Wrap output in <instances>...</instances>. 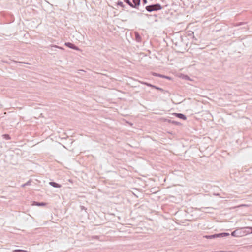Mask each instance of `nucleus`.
Masks as SVG:
<instances>
[{
	"instance_id": "f257e3e1",
	"label": "nucleus",
	"mask_w": 252,
	"mask_h": 252,
	"mask_svg": "<svg viewBox=\"0 0 252 252\" xmlns=\"http://www.w3.org/2000/svg\"><path fill=\"white\" fill-rule=\"evenodd\" d=\"M173 43L175 47L178 50V52H182V50L185 49V46L186 44L184 42L183 37L180 35L175 37L174 39L172 40Z\"/></svg>"
},
{
	"instance_id": "f03ea898",
	"label": "nucleus",
	"mask_w": 252,
	"mask_h": 252,
	"mask_svg": "<svg viewBox=\"0 0 252 252\" xmlns=\"http://www.w3.org/2000/svg\"><path fill=\"white\" fill-rule=\"evenodd\" d=\"M166 6H167V5L161 6L159 3H157L146 6L145 7V9L149 12H152L160 10L164 7Z\"/></svg>"
},
{
	"instance_id": "7ed1b4c3",
	"label": "nucleus",
	"mask_w": 252,
	"mask_h": 252,
	"mask_svg": "<svg viewBox=\"0 0 252 252\" xmlns=\"http://www.w3.org/2000/svg\"><path fill=\"white\" fill-rule=\"evenodd\" d=\"M244 228H239L231 232V236L235 237H240L247 235L249 233V231L244 230Z\"/></svg>"
},
{
	"instance_id": "20e7f679",
	"label": "nucleus",
	"mask_w": 252,
	"mask_h": 252,
	"mask_svg": "<svg viewBox=\"0 0 252 252\" xmlns=\"http://www.w3.org/2000/svg\"><path fill=\"white\" fill-rule=\"evenodd\" d=\"M124 2L127 4L130 7L138 9L140 4L141 0H123Z\"/></svg>"
},
{
	"instance_id": "39448f33",
	"label": "nucleus",
	"mask_w": 252,
	"mask_h": 252,
	"mask_svg": "<svg viewBox=\"0 0 252 252\" xmlns=\"http://www.w3.org/2000/svg\"><path fill=\"white\" fill-rule=\"evenodd\" d=\"M64 45H65V46H66V47H67L70 49H74L76 51L80 50V49L79 48V47L78 46H77L76 45H75L74 44H73L72 43H71L69 42H65Z\"/></svg>"
},
{
	"instance_id": "423d86ee",
	"label": "nucleus",
	"mask_w": 252,
	"mask_h": 252,
	"mask_svg": "<svg viewBox=\"0 0 252 252\" xmlns=\"http://www.w3.org/2000/svg\"><path fill=\"white\" fill-rule=\"evenodd\" d=\"M173 115L175 117L184 120H186L187 119V116L182 113H174Z\"/></svg>"
},
{
	"instance_id": "0eeeda50",
	"label": "nucleus",
	"mask_w": 252,
	"mask_h": 252,
	"mask_svg": "<svg viewBox=\"0 0 252 252\" xmlns=\"http://www.w3.org/2000/svg\"><path fill=\"white\" fill-rule=\"evenodd\" d=\"M134 39L137 42H141L142 41V37L140 34L137 32H134Z\"/></svg>"
},
{
	"instance_id": "6e6552de",
	"label": "nucleus",
	"mask_w": 252,
	"mask_h": 252,
	"mask_svg": "<svg viewBox=\"0 0 252 252\" xmlns=\"http://www.w3.org/2000/svg\"><path fill=\"white\" fill-rule=\"evenodd\" d=\"M32 205L42 207L45 206L47 205V203L43 202L33 201Z\"/></svg>"
},
{
	"instance_id": "1a4fd4ad",
	"label": "nucleus",
	"mask_w": 252,
	"mask_h": 252,
	"mask_svg": "<svg viewBox=\"0 0 252 252\" xmlns=\"http://www.w3.org/2000/svg\"><path fill=\"white\" fill-rule=\"evenodd\" d=\"M204 237L206 238V239H215L216 238H219V233H217V234H212V235H205L204 236Z\"/></svg>"
},
{
	"instance_id": "9d476101",
	"label": "nucleus",
	"mask_w": 252,
	"mask_h": 252,
	"mask_svg": "<svg viewBox=\"0 0 252 252\" xmlns=\"http://www.w3.org/2000/svg\"><path fill=\"white\" fill-rule=\"evenodd\" d=\"M49 184L51 186L56 188H60L62 187V185L54 181H51L49 183Z\"/></svg>"
},
{
	"instance_id": "9b49d317",
	"label": "nucleus",
	"mask_w": 252,
	"mask_h": 252,
	"mask_svg": "<svg viewBox=\"0 0 252 252\" xmlns=\"http://www.w3.org/2000/svg\"><path fill=\"white\" fill-rule=\"evenodd\" d=\"M116 5L121 7L124 10H126L127 9V7L123 4V2L120 1H118L116 3Z\"/></svg>"
},
{
	"instance_id": "f8f14e48",
	"label": "nucleus",
	"mask_w": 252,
	"mask_h": 252,
	"mask_svg": "<svg viewBox=\"0 0 252 252\" xmlns=\"http://www.w3.org/2000/svg\"><path fill=\"white\" fill-rule=\"evenodd\" d=\"M153 88L160 91L163 94H165L167 92L166 91L164 90L162 88H160V87H158V86H155V85L154 86Z\"/></svg>"
},
{
	"instance_id": "ddd939ff",
	"label": "nucleus",
	"mask_w": 252,
	"mask_h": 252,
	"mask_svg": "<svg viewBox=\"0 0 252 252\" xmlns=\"http://www.w3.org/2000/svg\"><path fill=\"white\" fill-rule=\"evenodd\" d=\"M229 233L227 232H222L219 233V237H223L225 236H229Z\"/></svg>"
},
{
	"instance_id": "4468645a",
	"label": "nucleus",
	"mask_w": 252,
	"mask_h": 252,
	"mask_svg": "<svg viewBox=\"0 0 252 252\" xmlns=\"http://www.w3.org/2000/svg\"><path fill=\"white\" fill-rule=\"evenodd\" d=\"M141 84H144L145 85H146L147 86H148V87H151L152 88H153V87H154V85L153 84H151L149 83H148V82H141Z\"/></svg>"
},
{
	"instance_id": "2eb2a0df",
	"label": "nucleus",
	"mask_w": 252,
	"mask_h": 252,
	"mask_svg": "<svg viewBox=\"0 0 252 252\" xmlns=\"http://www.w3.org/2000/svg\"><path fill=\"white\" fill-rule=\"evenodd\" d=\"M153 75L154 76L159 77L160 78H164V75L158 74V73H155L154 72V73H153Z\"/></svg>"
},
{
	"instance_id": "dca6fc26",
	"label": "nucleus",
	"mask_w": 252,
	"mask_h": 252,
	"mask_svg": "<svg viewBox=\"0 0 252 252\" xmlns=\"http://www.w3.org/2000/svg\"><path fill=\"white\" fill-rule=\"evenodd\" d=\"M172 124H174L175 125L179 126H181L182 125V123H180L179 122H178V121H174V120L172 121Z\"/></svg>"
},
{
	"instance_id": "f3484780",
	"label": "nucleus",
	"mask_w": 252,
	"mask_h": 252,
	"mask_svg": "<svg viewBox=\"0 0 252 252\" xmlns=\"http://www.w3.org/2000/svg\"><path fill=\"white\" fill-rule=\"evenodd\" d=\"M3 138L5 139L6 140H10L11 139L10 136L8 134H5L3 135Z\"/></svg>"
},
{
	"instance_id": "a211bd4d",
	"label": "nucleus",
	"mask_w": 252,
	"mask_h": 252,
	"mask_svg": "<svg viewBox=\"0 0 252 252\" xmlns=\"http://www.w3.org/2000/svg\"><path fill=\"white\" fill-rule=\"evenodd\" d=\"M12 252H27V251L24 250L16 249L12 251Z\"/></svg>"
},
{
	"instance_id": "6ab92c4d",
	"label": "nucleus",
	"mask_w": 252,
	"mask_h": 252,
	"mask_svg": "<svg viewBox=\"0 0 252 252\" xmlns=\"http://www.w3.org/2000/svg\"><path fill=\"white\" fill-rule=\"evenodd\" d=\"M32 182V180L30 179L26 183H25V185L30 186V185H31Z\"/></svg>"
},
{
	"instance_id": "aec40b11",
	"label": "nucleus",
	"mask_w": 252,
	"mask_h": 252,
	"mask_svg": "<svg viewBox=\"0 0 252 252\" xmlns=\"http://www.w3.org/2000/svg\"><path fill=\"white\" fill-rule=\"evenodd\" d=\"M245 228L246 229H249L251 230L250 232L249 231V233H252V227H245Z\"/></svg>"
},
{
	"instance_id": "412c9836",
	"label": "nucleus",
	"mask_w": 252,
	"mask_h": 252,
	"mask_svg": "<svg viewBox=\"0 0 252 252\" xmlns=\"http://www.w3.org/2000/svg\"><path fill=\"white\" fill-rule=\"evenodd\" d=\"M173 120H172L171 119H165V122H168V123H171L172 124V122Z\"/></svg>"
},
{
	"instance_id": "4be33fe9",
	"label": "nucleus",
	"mask_w": 252,
	"mask_h": 252,
	"mask_svg": "<svg viewBox=\"0 0 252 252\" xmlns=\"http://www.w3.org/2000/svg\"><path fill=\"white\" fill-rule=\"evenodd\" d=\"M163 78H166V79H169V80L171 79V77H170L167 76H165V75H164V77Z\"/></svg>"
},
{
	"instance_id": "5701e85b",
	"label": "nucleus",
	"mask_w": 252,
	"mask_h": 252,
	"mask_svg": "<svg viewBox=\"0 0 252 252\" xmlns=\"http://www.w3.org/2000/svg\"><path fill=\"white\" fill-rule=\"evenodd\" d=\"M147 2V0H143V4H146Z\"/></svg>"
},
{
	"instance_id": "b1692460",
	"label": "nucleus",
	"mask_w": 252,
	"mask_h": 252,
	"mask_svg": "<svg viewBox=\"0 0 252 252\" xmlns=\"http://www.w3.org/2000/svg\"><path fill=\"white\" fill-rule=\"evenodd\" d=\"M194 34V32H191V33H189V36H191L192 35H193Z\"/></svg>"
},
{
	"instance_id": "393cba45",
	"label": "nucleus",
	"mask_w": 252,
	"mask_h": 252,
	"mask_svg": "<svg viewBox=\"0 0 252 252\" xmlns=\"http://www.w3.org/2000/svg\"><path fill=\"white\" fill-rule=\"evenodd\" d=\"M53 47H55V48H61L60 47H59L57 45H53Z\"/></svg>"
},
{
	"instance_id": "a878e982",
	"label": "nucleus",
	"mask_w": 252,
	"mask_h": 252,
	"mask_svg": "<svg viewBox=\"0 0 252 252\" xmlns=\"http://www.w3.org/2000/svg\"><path fill=\"white\" fill-rule=\"evenodd\" d=\"M27 186L26 185H25V184H23L21 185V187L24 188L25 187Z\"/></svg>"
},
{
	"instance_id": "bb28decb",
	"label": "nucleus",
	"mask_w": 252,
	"mask_h": 252,
	"mask_svg": "<svg viewBox=\"0 0 252 252\" xmlns=\"http://www.w3.org/2000/svg\"><path fill=\"white\" fill-rule=\"evenodd\" d=\"M242 24V23H239V24L238 25H241Z\"/></svg>"
}]
</instances>
